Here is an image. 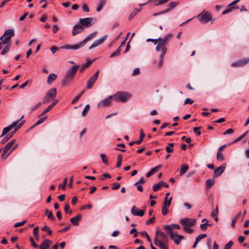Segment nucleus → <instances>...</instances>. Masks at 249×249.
Listing matches in <instances>:
<instances>
[{"instance_id": "obj_1", "label": "nucleus", "mask_w": 249, "mask_h": 249, "mask_svg": "<svg viewBox=\"0 0 249 249\" xmlns=\"http://www.w3.org/2000/svg\"><path fill=\"white\" fill-rule=\"evenodd\" d=\"M112 96L115 101L124 103L131 97V95L128 92L118 91Z\"/></svg>"}, {"instance_id": "obj_2", "label": "nucleus", "mask_w": 249, "mask_h": 249, "mask_svg": "<svg viewBox=\"0 0 249 249\" xmlns=\"http://www.w3.org/2000/svg\"><path fill=\"white\" fill-rule=\"evenodd\" d=\"M197 18L200 22L203 23H207L209 21L213 22L214 21L212 15L208 11H203L197 16Z\"/></svg>"}, {"instance_id": "obj_3", "label": "nucleus", "mask_w": 249, "mask_h": 249, "mask_svg": "<svg viewBox=\"0 0 249 249\" xmlns=\"http://www.w3.org/2000/svg\"><path fill=\"white\" fill-rule=\"evenodd\" d=\"M16 140H13L5 145L1 155V159L3 160H5L9 156L12 152V149H10L12 148Z\"/></svg>"}, {"instance_id": "obj_4", "label": "nucleus", "mask_w": 249, "mask_h": 249, "mask_svg": "<svg viewBox=\"0 0 249 249\" xmlns=\"http://www.w3.org/2000/svg\"><path fill=\"white\" fill-rule=\"evenodd\" d=\"M56 96V89L55 88H52L49 89L43 99V103H48L53 101Z\"/></svg>"}, {"instance_id": "obj_5", "label": "nucleus", "mask_w": 249, "mask_h": 249, "mask_svg": "<svg viewBox=\"0 0 249 249\" xmlns=\"http://www.w3.org/2000/svg\"><path fill=\"white\" fill-rule=\"evenodd\" d=\"M79 68L80 65H74L70 68L66 72L64 81L66 82L68 80L72 79Z\"/></svg>"}, {"instance_id": "obj_6", "label": "nucleus", "mask_w": 249, "mask_h": 249, "mask_svg": "<svg viewBox=\"0 0 249 249\" xmlns=\"http://www.w3.org/2000/svg\"><path fill=\"white\" fill-rule=\"evenodd\" d=\"M167 51L166 48H156L155 54L160 57V60L158 63V68H160L163 64L162 57Z\"/></svg>"}, {"instance_id": "obj_7", "label": "nucleus", "mask_w": 249, "mask_h": 249, "mask_svg": "<svg viewBox=\"0 0 249 249\" xmlns=\"http://www.w3.org/2000/svg\"><path fill=\"white\" fill-rule=\"evenodd\" d=\"M156 237L155 238L154 240H158L160 243H164L165 244H168V237L163 232L160 231H156Z\"/></svg>"}, {"instance_id": "obj_8", "label": "nucleus", "mask_w": 249, "mask_h": 249, "mask_svg": "<svg viewBox=\"0 0 249 249\" xmlns=\"http://www.w3.org/2000/svg\"><path fill=\"white\" fill-rule=\"evenodd\" d=\"M172 38V34H168L164 37L158 38V43L157 47H163L168 45V42Z\"/></svg>"}, {"instance_id": "obj_9", "label": "nucleus", "mask_w": 249, "mask_h": 249, "mask_svg": "<svg viewBox=\"0 0 249 249\" xmlns=\"http://www.w3.org/2000/svg\"><path fill=\"white\" fill-rule=\"evenodd\" d=\"M97 35V32H95L89 34L83 41L77 43L75 45L72 46V47H81L85 45L87 42L93 39ZM63 47H71L69 45L63 46Z\"/></svg>"}, {"instance_id": "obj_10", "label": "nucleus", "mask_w": 249, "mask_h": 249, "mask_svg": "<svg viewBox=\"0 0 249 249\" xmlns=\"http://www.w3.org/2000/svg\"><path fill=\"white\" fill-rule=\"evenodd\" d=\"M113 100L112 95L105 98L98 103L97 107L99 108H104L110 106L111 100Z\"/></svg>"}, {"instance_id": "obj_11", "label": "nucleus", "mask_w": 249, "mask_h": 249, "mask_svg": "<svg viewBox=\"0 0 249 249\" xmlns=\"http://www.w3.org/2000/svg\"><path fill=\"white\" fill-rule=\"evenodd\" d=\"M93 21L92 18H86L79 19V23L83 26V28L89 27L91 25V22Z\"/></svg>"}, {"instance_id": "obj_12", "label": "nucleus", "mask_w": 249, "mask_h": 249, "mask_svg": "<svg viewBox=\"0 0 249 249\" xmlns=\"http://www.w3.org/2000/svg\"><path fill=\"white\" fill-rule=\"evenodd\" d=\"M180 227L179 225L177 224H173L171 225H165L163 226V229L166 231L169 234L173 233V230L174 229H179Z\"/></svg>"}, {"instance_id": "obj_13", "label": "nucleus", "mask_w": 249, "mask_h": 249, "mask_svg": "<svg viewBox=\"0 0 249 249\" xmlns=\"http://www.w3.org/2000/svg\"><path fill=\"white\" fill-rule=\"evenodd\" d=\"M99 71H97L88 81L87 88L89 89L93 86L94 82L97 79L98 77Z\"/></svg>"}, {"instance_id": "obj_14", "label": "nucleus", "mask_w": 249, "mask_h": 249, "mask_svg": "<svg viewBox=\"0 0 249 249\" xmlns=\"http://www.w3.org/2000/svg\"><path fill=\"white\" fill-rule=\"evenodd\" d=\"M180 222L183 226H193L196 223V220L193 218H184L180 220Z\"/></svg>"}, {"instance_id": "obj_15", "label": "nucleus", "mask_w": 249, "mask_h": 249, "mask_svg": "<svg viewBox=\"0 0 249 249\" xmlns=\"http://www.w3.org/2000/svg\"><path fill=\"white\" fill-rule=\"evenodd\" d=\"M248 62H249V57L244 58L237 62L232 63L231 64V66L232 67H242L246 65Z\"/></svg>"}, {"instance_id": "obj_16", "label": "nucleus", "mask_w": 249, "mask_h": 249, "mask_svg": "<svg viewBox=\"0 0 249 249\" xmlns=\"http://www.w3.org/2000/svg\"><path fill=\"white\" fill-rule=\"evenodd\" d=\"M239 0H235L234 1H233L232 2H231V3H230L229 5H228V8H227V9H226L225 10H224L223 12H222V14L223 15H225V14H227L230 12H231L232 9H239V6H234V5L238 2H239Z\"/></svg>"}, {"instance_id": "obj_17", "label": "nucleus", "mask_w": 249, "mask_h": 249, "mask_svg": "<svg viewBox=\"0 0 249 249\" xmlns=\"http://www.w3.org/2000/svg\"><path fill=\"white\" fill-rule=\"evenodd\" d=\"M225 164H223L215 169L213 174V178H215L223 173L225 169Z\"/></svg>"}, {"instance_id": "obj_18", "label": "nucleus", "mask_w": 249, "mask_h": 249, "mask_svg": "<svg viewBox=\"0 0 249 249\" xmlns=\"http://www.w3.org/2000/svg\"><path fill=\"white\" fill-rule=\"evenodd\" d=\"M169 235L171 239L177 245H178L180 242V240L183 239V236L178 235L176 233H170Z\"/></svg>"}, {"instance_id": "obj_19", "label": "nucleus", "mask_w": 249, "mask_h": 249, "mask_svg": "<svg viewBox=\"0 0 249 249\" xmlns=\"http://www.w3.org/2000/svg\"><path fill=\"white\" fill-rule=\"evenodd\" d=\"M161 187L168 188V184L164 181H160L157 184H154L153 186V190L154 192L158 191Z\"/></svg>"}, {"instance_id": "obj_20", "label": "nucleus", "mask_w": 249, "mask_h": 249, "mask_svg": "<svg viewBox=\"0 0 249 249\" xmlns=\"http://www.w3.org/2000/svg\"><path fill=\"white\" fill-rule=\"evenodd\" d=\"M84 30V29L83 28V26L79 23H78L74 26L72 31V34L73 36H75L77 34L83 32Z\"/></svg>"}, {"instance_id": "obj_21", "label": "nucleus", "mask_w": 249, "mask_h": 249, "mask_svg": "<svg viewBox=\"0 0 249 249\" xmlns=\"http://www.w3.org/2000/svg\"><path fill=\"white\" fill-rule=\"evenodd\" d=\"M24 116L22 115L21 118L19 120H17L16 122H14L11 124H14V127H15V131H16L21 126L23 125L24 124L25 121H22L20 122V121L23 119Z\"/></svg>"}, {"instance_id": "obj_22", "label": "nucleus", "mask_w": 249, "mask_h": 249, "mask_svg": "<svg viewBox=\"0 0 249 249\" xmlns=\"http://www.w3.org/2000/svg\"><path fill=\"white\" fill-rule=\"evenodd\" d=\"M106 38L107 36H105L95 40L90 47H97L98 46L102 44L105 41Z\"/></svg>"}, {"instance_id": "obj_23", "label": "nucleus", "mask_w": 249, "mask_h": 249, "mask_svg": "<svg viewBox=\"0 0 249 249\" xmlns=\"http://www.w3.org/2000/svg\"><path fill=\"white\" fill-rule=\"evenodd\" d=\"M135 206H133L131 209V213L136 216H142L144 215V212L143 210H135Z\"/></svg>"}, {"instance_id": "obj_24", "label": "nucleus", "mask_w": 249, "mask_h": 249, "mask_svg": "<svg viewBox=\"0 0 249 249\" xmlns=\"http://www.w3.org/2000/svg\"><path fill=\"white\" fill-rule=\"evenodd\" d=\"M52 244V241L49 239H45L41 244L40 249H49L50 246Z\"/></svg>"}, {"instance_id": "obj_25", "label": "nucleus", "mask_w": 249, "mask_h": 249, "mask_svg": "<svg viewBox=\"0 0 249 249\" xmlns=\"http://www.w3.org/2000/svg\"><path fill=\"white\" fill-rule=\"evenodd\" d=\"M81 218L82 215L80 214H78L75 217L71 218L70 221L72 224L77 225L78 224V222L81 220Z\"/></svg>"}, {"instance_id": "obj_26", "label": "nucleus", "mask_w": 249, "mask_h": 249, "mask_svg": "<svg viewBox=\"0 0 249 249\" xmlns=\"http://www.w3.org/2000/svg\"><path fill=\"white\" fill-rule=\"evenodd\" d=\"M154 243L156 245L160 247L161 249H168V244L160 243L158 240H154Z\"/></svg>"}, {"instance_id": "obj_27", "label": "nucleus", "mask_w": 249, "mask_h": 249, "mask_svg": "<svg viewBox=\"0 0 249 249\" xmlns=\"http://www.w3.org/2000/svg\"><path fill=\"white\" fill-rule=\"evenodd\" d=\"M93 61H94V60H89L88 62H87L86 63L81 65V66L80 65L79 69H80V72H83L86 69L88 68L91 65V64L93 62Z\"/></svg>"}, {"instance_id": "obj_28", "label": "nucleus", "mask_w": 249, "mask_h": 249, "mask_svg": "<svg viewBox=\"0 0 249 249\" xmlns=\"http://www.w3.org/2000/svg\"><path fill=\"white\" fill-rule=\"evenodd\" d=\"M56 75L54 73H51L49 75L47 78V83L48 84H52L56 78Z\"/></svg>"}, {"instance_id": "obj_29", "label": "nucleus", "mask_w": 249, "mask_h": 249, "mask_svg": "<svg viewBox=\"0 0 249 249\" xmlns=\"http://www.w3.org/2000/svg\"><path fill=\"white\" fill-rule=\"evenodd\" d=\"M241 216V212H239L238 213L235 215V216L232 219L231 221V226L232 227H234L235 225V223L237 222V220L239 218V217Z\"/></svg>"}, {"instance_id": "obj_30", "label": "nucleus", "mask_w": 249, "mask_h": 249, "mask_svg": "<svg viewBox=\"0 0 249 249\" xmlns=\"http://www.w3.org/2000/svg\"><path fill=\"white\" fill-rule=\"evenodd\" d=\"M14 124H10L7 127L4 128L2 130V132L0 136V137H2L6 133H7L8 132H9L10 130H11L13 128H14Z\"/></svg>"}, {"instance_id": "obj_31", "label": "nucleus", "mask_w": 249, "mask_h": 249, "mask_svg": "<svg viewBox=\"0 0 249 249\" xmlns=\"http://www.w3.org/2000/svg\"><path fill=\"white\" fill-rule=\"evenodd\" d=\"M106 2V0H99V6L97 7L96 11L97 12H100L103 6L105 5Z\"/></svg>"}, {"instance_id": "obj_32", "label": "nucleus", "mask_w": 249, "mask_h": 249, "mask_svg": "<svg viewBox=\"0 0 249 249\" xmlns=\"http://www.w3.org/2000/svg\"><path fill=\"white\" fill-rule=\"evenodd\" d=\"M141 10V9L135 8L129 17V20L132 19Z\"/></svg>"}, {"instance_id": "obj_33", "label": "nucleus", "mask_w": 249, "mask_h": 249, "mask_svg": "<svg viewBox=\"0 0 249 249\" xmlns=\"http://www.w3.org/2000/svg\"><path fill=\"white\" fill-rule=\"evenodd\" d=\"M188 169V166L187 164H183L181 166L180 171V176H182Z\"/></svg>"}, {"instance_id": "obj_34", "label": "nucleus", "mask_w": 249, "mask_h": 249, "mask_svg": "<svg viewBox=\"0 0 249 249\" xmlns=\"http://www.w3.org/2000/svg\"><path fill=\"white\" fill-rule=\"evenodd\" d=\"M46 215L47 216L48 218L50 220H54L55 219L52 212L48 209L46 210Z\"/></svg>"}, {"instance_id": "obj_35", "label": "nucleus", "mask_w": 249, "mask_h": 249, "mask_svg": "<svg viewBox=\"0 0 249 249\" xmlns=\"http://www.w3.org/2000/svg\"><path fill=\"white\" fill-rule=\"evenodd\" d=\"M174 144L173 143H168V146L166 147L165 150L168 153L173 152V149L172 147L174 146Z\"/></svg>"}, {"instance_id": "obj_36", "label": "nucleus", "mask_w": 249, "mask_h": 249, "mask_svg": "<svg viewBox=\"0 0 249 249\" xmlns=\"http://www.w3.org/2000/svg\"><path fill=\"white\" fill-rule=\"evenodd\" d=\"M144 136H145V135H144L142 130H140V136L139 137V139L137 141H136V143L137 144H140L142 142L143 138L144 137Z\"/></svg>"}, {"instance_id": "obj_37", "label": "nucleus", "mask_w": 249, "mask_h": 249, "mask_svg": "<svg viewBox=\"0 0 249 249\" xmlns=\"http://www.w3.org/2000/svg\"><path fill=\"white\" fill-rule=\"evenodd\" d=\"M100 157H101V158L102 159L103 162L105 165H107L108 164V159H107V156L105 154H101Z\"/></svg>"}, {"instance_id": "obj_38", "label": "nucleus", "mask_w": 249, "mask_h": 249, "mask_svg": "<svg viewBox=\"0 0 249 249\" xmlns=\"http://www.w3.org/2000/svg\"><path fill=\"white\" fill-rule=\"evenodd\" d=\"M122 156L121 154H119L117 157V162L116 163V167L119 168L121 166L122 161Z\"/></svg>"}, {"instance_id": "obj_39", "label": "nucleus", "mask_w": 249, "mask_h": 249, "mask_svg": "<svg viewBox=\"0 0 249 249\" xmlns=\"http://www.w3.org/2000/svg\"><path fill=\"white\" fill-rule=\"evenodd\" d=\"M178 4L179 3L178 2L172 1L170 2L168 5V6L169 7L168 9H170V11L171 10L173 9L175 7H176Z\"/></svg>"}, {"instance_id": "obj_40", "label": "nucleus", "mask_w": 249, "mask_h": 249, "mask_svg": "<svg viewBox=\"0 0 249 249\" xmlns=\"http://www.w3.org/2000/svg\"><path fill=\"white\" fill-rule=\"evenodd\" d=\"M214 181L213 179H208L206 180V184L207 188H210L213 185Z\"/></svg>"}, {"instance_id": "obj_41", "label": "nucleus", "mask_w": 249, "mask_h": 249, "mask_svg": "<svg viewBox=\"0 0 249 249\" xmlns=\"http://www.w3.org/2000/svg\"><path fill=\"white\" fill-rule=\"evenodd\" d=\"M41 230L43 231H46L49 235L52 234V231L48 226H45L41 228Z\"/></svg>"}, {"instance_id": "obj_42", "label": "nucleus", "mask_w": 249, "mask_h": 249, "mask_svg": "<svg viewBox=\"0 0 249 249\" xmlns=\"http://www.w3.org/2000/svg\"><path fill=\"white\" fill-rule=\"evenodd\" d=\"M89 107H90V106L89 105H87L84 110H83L82 112V115L83 116V117H85L87 115V112L88 111V110H89Z\"/></svg>"}, {"instance_id": "obj_43", "label": "nucleus", "mask_w": 249, "mask_h": 249, "mask_svg": "<svg viewBox=\"0 0 249 249\" xmlns=\"http://www.w3.org/2000/svg\"><path fill=\"white\" fill-rule=\"evenodd\" d=\"M216 159L219 161H222L224 159V156L222 153L219 151H218L216 155Z\"/></svg>"}, {"instance_id": "obj_44", "label": "nucleus", "mask_w": 249, "mask_h": 249, "mask_svg": "<svg viewBox=\"0 0 249 249\" xmlns=\"http://www.w3.org/2000/svg\"><path fill=\"white\" fill-rule=\"evenodd\" d=\"M84 91L83 90V91H82L81 92V93L78 95L76 97H75L72 101V102L71 103L72 104H74L75 103H76L78 100L80 98V97H81V96L83 95V94L84 93Z\"/></svg>"}, {"instance_id": "obj_45", "label": "nucleus", "mask_w": 249, "mask_h": 249, "mask_svg": "<svg viewBox=\"0 0 249 249\" xmlns=\"http://www.w3.org/2000/svg\"><path fill=\"white\" fill-rule=\"evenodd\" d=\"M68 179L67 178H65L63 181V185L60 184L59 185V188L60 189L61 187L63 190H65L66 189V186L67 184Z\"/></svg>"}, {"instance_id": "obj_46", "label": "nucleus", "mask_w": 249, "mask_h": 249, "mask_svg": "<svg viewBox=\"0 0 249 249\" xmlns=\"http://www.w3.org/2000/svg\"><path fill=\"white\" fill-rule=\"evenodd\" d=\"M162 166L161 165H159L154 168H152L150 170L152 172V173L155 174V173L157 172L161 168Z\"/></svg>"}, {"instance_id": "obj_47", "label": "nucleus", "mask_w": 249, "mask_h": 249, "mask_svg": "<svg viewBox=\"0 0 249 249\" xmlns=\"http://www.w3.org/2000/svg\"><path fill=\"white\" fill-rule=\"evenodd\" d=\"M120 53H121V50L119 48H118L115 52H114L110 54V57L112 58L114 56H118L120 54Z\"/></svg>"}, {"instance_id": "obj_48", "label": "nucleus", "mask_w": 249, "mask_h": 249, "mask_svg": "<svg viewBox=\"0 0 249 249\" xmlns=\"http://www.w3.org/2000/svg\"><path fill=\"white\" fill-rule=\"evenodd\" d=\"M140 73V69L138 68H135L132 73V76H135V75H139V74Z\"/></svg>"}, {"instance_id": "obj_49", "label": "nucleus", "mask_w": 249, "mask_h": 249, "mask_svg": "<svg viewBox=\"0 0 249 249\" xmlns=\"http://www.w3.org/2000/svg\"><path fill=\"white\" fill-rule=\"evenodd\" d=\"M10 138V136L7 134L1 140L0 143L1 144H4Z\"/></svg>"}, {"instance_id": "obj_50", "label": "nucleus", "mask_w": 249, "mask_h": 249, "mask_svg": "<svg viewBox=\"0 0 249 249\" xmlns=\"http://www.w3.org/2000/svg\"><path fill=\"white\" fill-rule=\"evenodd\" d=\"M52 108L50 106H48L43 111V112L39 116V117L42 116L44 115L45 114L50 111Z\"/></svg>"}, {"instance_id": "obj_51", "label": "nucleus", "mask_w": 249, "mask_h": 249, "mask_svg": "<svg viewBox=\"0 0 249 249\" xmlns=\"http://www.w3.org/2000/svg\"><path fill=\"white\" fill-rule=\"evenodd\" d=\"M171 199H172V197H171L168 201H167V200H164L163 206L167 207H169L171 204Z\"/></svg>"}, {"instance_id": "obj_52", "label": "nucleus", "mask_w": 249, "mask_h": 249, "mask_svg": "<svg viewBox=\"0 0 249 249\" xmlns=\"http://www.w3.org/2000/svg\"><path fill=\"white\" fill-rule=\"evenodd\" d=\"M233 244V242L231 241H230L225 245L224 249H230L231 247L232 246Z\"/></svg>"}, {"instance_id": "obj_53", "label": "nucleus", "mask_w": 249, "mask_h": 249, "mask_svg": "<svg viewBox=\"0 0 249 249\" xmlns=\"http://www.w3.org/2000/svg\"><path fill=\"white\" fill-rule=\"evenodd\" d=\"M47 118V116L44 117L40 119H39L35 124V125H38L41 123H42Z\"/></svg>"}, {"instance_id": "obj_54", "label": "nucleus", "mask_w": 249, "mask_h": 249, "mask_svg": "<svg viewBox=\"0 0 249 249\" xmlns=\"http://www.w3.org/2000/svg\"><path fill=\"white\" fill-rule=\"evenodd\" d=\"M183 230L187 233H192L193 232V230L187 227V226H183Z\"/></svg>"}, {"instance_id": "obj_55", "label": "nucleus", "mask_w": 249, "mask_h": 249, "mask_svg": "<svg viewBox=\"0 0 249 249\" xmlns=\"http://www.w3.org/2000/svg\"><path fill=\"white\" fill-rule=\"evenodd\" d=\"M26 222V220H24L20 222L16 223L14 224V227L17 228L18 227L21 226L23 225Z\"/></svg>"}, {"instance_id": "obj_56", "label": "nucleus", "mask_w": 249, "mask_h": 249, "mask_svg": "<svg viewBox=\"0 0 249 249\" xmlns=\"http://www.w3.org/2000/svg\"><path fill=\"white\" fill-rule=\"evenodd\" d=\"M147 42L151 41L153 42L154 45H156L158 43V39H151V38H148L146 39Z\"/></svg>"}, {"instance_id": "obj_57", "label": "nucleus", "mask_w": 249, "mask_h": 249, "mask_svg": "<svg viewBox=\"0 0 249 249\" xmlns=\"http://www.w3.org/2000/svg\"><path fill=\"white\" fill-rule=\"evenodd\" d=\"M169 0H159L157 3H155V6H157L160 4H162L163 3H166Z\"/></svg>"}, {"instance_id": "obj_58", "label": "nucleus", "mask_w": 249, "mask_h": 249, "mask_svg": "<svg viewBox=\"0 0 249 249\" xmlns=\"http://www.w3.org/2000/svg\"><path fill=\"white\" fill-rule=\"evenodd\" d=\"M208 225V223H204L203 224H201L200 226V228L203 230L206 231L207 229V226Z\"/></svg>"}, {"instance_id": "obj_59", "label": "nucleus", "mask_w": 249, "mask_h": 249, "mask_svg": "<svg viewBox=\"0 0 249 249\" xmlns=\"http://www.w3.org/2000/svg\"><path fill=\"white\" fill-rule=\"evenodd\" d=\"M40 105H41V103H37L36 106H35L34 107H32L31 108V111H34L36 110L37 109H38L40 107Z\"/></svg>"}, {"instance_id": "obj_60", "label": "nucleus", "mask_w": 249, "mask_h": 249, "mask_svg": "<svg viewBox=\"0 0 249 249\" xmlns=\"http://www.w3.org/2000/svg\"><path fill=\"white\" fill-rule=\"evenodd\" d=\"M127 40V36H125L124 39H123L121 41V44L119 47H123L126 44V41Z\"/></svg>"}, {"instance_id": "obj_61", "label": "nucleus", "mask_w": 249, "mask_h": 249, "mask_svg": "<svg viewBox=\"0 0 249 249\" xmlns=\"http://www.w3.org/2000/svg\"><path fill=\"white\" fill-rule=\"evenodd\" d=\"M194 103V101L190 98H186L184 101V105L187 104H192Z\"/></svg>"}, {"instance_id": "obj_62", "label": "nucleus", "mask_w": 249, "mask_h": 249, "mask_svg": "<svg viewBox=\"0 0 249 249\" xmlns=\"http://www.w3.org/2000/svg\"><path fill=\"white\" fill-rule=\"evenodd\" d=\"M167 207L162 206L161 213L163 215H165L167 213Z\"/></svg>"}, {"instance_id": "obj_63", "label": "nucleus", "mask_w": 249, "mask_h": 249, "mask_svg": "<svg viewBox=\"0 0 249 249\" xmlns=\"http://www.w3.org/2000/svg\"><path fill=\"white\" fill-rule=\"evenodd\" d=\"M200 128V127H195L194 128V132H195L197 135H200L201 134V132L199 130Z\"/></svg>"}, {"instance_id": "obj_64", "label": "nucleus", "mask_w": 249, "mask_h": 249, "mask_svg": "<svg viewBox=\"0 0 249 249\" xmlns=\"http://www.w3.org/2000/svg\"><path fill=\"white\" fill-rule=\"evenodd\" d=\"M82 9L83 11L86 12H89V9L86 3L83 4L82 6Z\"/></svg>"}]
</instances>
